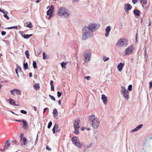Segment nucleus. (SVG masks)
Listing matches in <instances>:
<instances>
[{"instance_id":"38","label":"nucleus","mask_w":152,"mask_h":152,"mask_svg":"<svg viewBox=\"0 0 152 152\" xmlns=\"http://www.w3.org/2000/svg\"><path fill=\"white\" fill-rule=\"evenodd\" d=\"M52 125V122H50L48 125V129H49L51 126Z\"/></svg>"},{"instance_id":"36","label":"nucleus","mask_w":152,"mask_h":152,"mask_svg":"<svg viewBox=\"0 0 152 152\" xmlns=\"http://www.w3.org/2000/svg\"><path fill=\"white\" fill-rule=\"evenodd\" d=\"M49 96L50 98L51 99H52V100H53V101L56 100L55 98L53 96H52L50 95H49Z\"/></svg>"},{"instance_id":"10","label":"nucleus","mask_w":152,"mask_h":152,"mask_svg":"<svg viewBox=\"0 0 152 152\" xmlns=\"http://www.w3.org/2000/svg\"><path fill=\"white\" fill-rule=\"evenodd\" d=\"M91 53L89 52L85 51L84 53V56L85 57L84 61H85L87 62L90 59L91 56Z\"/></svg>"},{"instance_id":"1","label":"nucleus","mask_w":152,"mask_h":152,"mask_svg":"<svg viewBox=\"0 0 152 152\" xmlns=\"http://www.w3.org/2000/svg\"><path fill=\"white\" fill-rule=\"evenodd\" d=\"M90 123L94 129L97 128L99 126L100 121L94 115H91L89 117Z\"/></svg>"},{"instance_id":"24","label":"nucleus","mask_w":152,"mask_h":152,"mask_svg":"<svg viewBox=\"0 0 152 152\" xmlns=\"http://www.w3.org/2000/svg\"><path fill=\"white\" fill-rule=\"evenodd\" d=\"M10 145L8 140H7L4 143V147L6 149H7Z\"/></svg>"},{"instance_id":"15","label":"nucleus","mask_w":152,"mask_h":152,"mask_svg":"<svg viewBox=\"0 0 152 152\" xmlns=\"http://www.w3.org/2000/svg\"><path fill=\"white\" fill-rule=\"evenodd\" d=\"M102 99L104 104H106L107 103V98L105 95L104 94H102Z\"/></svg>"},{"instance_id":"57","label":"nucleus","mask_w":152,"mask_h":152,"mask_svg":"<svg viewBox=\"0 0 152 152\" xmlns=\"http://www.w3.org/2000/svg\"><path fill=\"white\" fill-rule=\"evenodd\" d=\"M144 53H145L144 56H145V57L146 56V54H147L146 49L145 50Z\"/></svg>"},{"instance_id":"52","label":"nucleus","mask_w":152,"mask_h":152,"mask_svg":"<svg viewBox=\"0 0 152 152\" xmlns=\"http://www.w3.org/2000/svg\"><path fill=\"white\" fill-rule=\"evenodd\" d=\"M12 142L15 144H16L17 143V141L16 140H15L12 141Z\"/></svg>"},{"instance_id":"50","label":"nucleus","mask_w":152,"mask_h":152,"mask_svg":"<svg viewBox=\"0 0 152 152\" xmlns=\"http://www.w3.org/2000/svg\"><path fill=\"white\" fill-rule=\"evenodd\" d=\"M46 149L48 150L49 151H50L51 150V149L48 146H47L46 147Z\"/></svg>"},{"instance_id":"5","label":"nucleus","mask_w":152,"mask_h":152,"mask_svg":"<svg viewBox=\"0 0 152 152\" xmlns=\"http://www.w3.org/2000/svg\"><path fill=\"white\" fill-rule=\"evenodd\" d=\"M121 88V94L125 99L128 100L129 98V92L124 87L122 86Z\"/></svg>"},{"instance_id":"46","label":"nucleus","mask_w":152,"mask_h":152,"mask_svg":"<svg viewBox=\"0 0 152 152\" xmlns=\"http://www.w3.org/2000/svg\"><path fill=\"white\" fill-rule=\"evenodd\" d=\"M51 90L52 91H54V86L53 85L51 86Z\"/></svg>"},{"instance_id":"4","label":"nucleus","mask_w":152,"mask_h":152,"mask_svg":"<svg viewBox=\"0 0 152 152\" xmlns=\"http://www.w3.org/2000/svg\"><path fill=\"white\" fill-rule=\"evenodd\" d=\"M128 41L126 38H121L116 43V45L119 47H126L128 45Z\"/></svg>"},{"instance_id":"22","label":"nucleus","mask_w":152,"mask_h":152,"mask_svg":"<svg viewBox=\"0 0 152 152\" xmlns=\"http://www.w3.org/2000/svg\"><path fill=\"white\" fill-rule=\"evenodd\" d=\"M34 88L36 90H39L40 89V86L38 83L35 84L34 86Z\"/></svg>"},{"instance_id":"64","label":"nucleus","mask_w":152,"mask_h":152,"mask_svg":"<svg viewBox=\"0 0 152 152\" xmlns=\"http://www.w3.org/2000/svg\"><path fill=\"white\" fill-rule=\"evenodd\" d=\"M52 15L49 16L48 18V19L49 20L50 19H51V17H52Z\"/></svg>"},{"instance_id":"13","label":"nucleus","mask_w":152,"mask_h":152,"mask_svg":"<svg viewBox=\"0 0 152 152\" xmlns=\"http://www.w3.org/2000/svg\"><path fill=\"white\" fill-rule=\"evenodd\" d=\"M22 122L23 124V128L26 130H27L28 128V123L25 120H23Z\"/></svg>"},{"instance_id":"39","label":"nucleus","mask_w":152,"mask_h":152,"mask_svg":"<svg viewBox=\"0 0 152 152\" xmlns=\"http://www.w3.org/2000/svg\"><path fill=\"white\" fill-rule=\"evenodd\" d=\"M54 6L53 5H51L49 10H50V11H51L52 12L54 10Z\"/></svg>"},{"instance_id":"25","label":"nucleus","mask_w":152,"mask_h":152,"mask_svg":"<svg viewBox=\"0 0 152 152\" xmlns=\"http://www.w3.org/2000/svg\"><path fill=\"white\" fill-rule=\"evenodd\" d=\"M32 34H31L30 35H28V34H25L23 36L22 35V36L25 39H28L30 37L32 36Z\"/></svg>"},{"instance_id":"12","label":"nucleus","mask_w":152,"mask_h":152,"mask_svg":"<svg viewBox=\"0 0 152 152\" xmlns=\"http://www.w3.org/2000/svg\"><path fill=\"white\" fill-rule=\"evenodd\" d=\"M132 6L129 4H125L124 6V10L126 12L128 13V10H131Z\"/></svg>"},{"instance_id":"45","label":"nucleus","mask_w":152,"mask_h":152,"mask_svg":"<svg viewBox=\"0 0 152 152\" xmlns=\"http://www.w3.org/2000/svg\"><path fill=\"white\" fill-rule=\"evenodd\" d=\"M84 78L85 79H86L87 80H89L90 79V76H88L87 77H84Z\"/></svg>"},{"instance_id":"41","label":"nucleus","mask_w":152,"mask_h":152,"mask_svg":"<svg viewBox=\"0 0 152 152\" xmlns=\"http://www.w3.org/2000/svg\"><path fill=\"white\" fill-rule=\"evenodd\" d=\"M128 90L129 91H131L132 90V85H129L128 86Z\"/></svg>"},{"instance_id":"59","label":"nucleus","mask_w":152,"mask_h":152,"mask_svg":"<svg viewBox=\"0 0 152 152\" xmlns=\"http://www.w3.org/2000/svg\"><path fill=\"white\" fill-rule=\"evenodd\" d=\"M33 109H34V110H35V111H36V110H37V107H34V106L33 107Z\"/></svg>"},{"instance_id":"61","label":"nucleus","mask_w":152,"mask_h":152,"mask_svg":"<svg viewBox=\"0 0 152 152\" xmlns=\"http://www.w3.org/2000/svg\"><path fill=\"white\" fill-rule=\"evenodd\" d=\"M78 0H73V2H78Z\"/></svg>"},{"instance_id":"44","label":"nucleus","mask_w":152,"mask_h":152,"mask_svg":"<svg viewBox=\"0 0 152 152\" xmlns=\"http://www.w3.org/2000/svg\"><path fill=\"white\" fill-rule=\"evenodd\" d=\"M138 0H132V2L134 4H136Z\"/></svg>"},{"instance_id":"56","label":"nucleus","mask_w":152,"mask_h":152,"mask_svg":"<svg viewBox=\"0 0 152 152\" xmlns=\"http://www.w3.org/2000/svg\"><path fill=\"white\" fill-rule=\"evenodd\" d=\"M53 80H51L50 81V84L51 86L53 85Z\"/></svg>"},{"instance_id":"28","label":"nucleus","mask_w":152,"mask_h":152,"mask_svg":"<svg viewBox=\"0 0 152 152\" xmlns=\"http://www.w3.org/2000/svg\"><path fill=\"white\" fill-rule=\"evenodd\" d=\"M23 68L25 70H26L28 68V64L27 63H24Z\"/></svg>"},{"instance_id":"48","label":"nucleus","mask_w":152,"mask_h":152,"mask_svg":"<svg viewBox=\"0 0 152 152\" xmlns=\"http://www.w3.org/2000/svg\"><path fill=\"white\" fill-rule=\"evenodd\" d=\"M38 135H37L35 142V143L34 144V145H36L37 142L38 140Z\"/></svg>"},{"instance_id":"49","label":"nucleus","mask_w":152,"mask_h":152,"mask_svg":"<svg viewBox=\"0 0 152 152\" xmlns=\"http://www.w3.org/2000/svg\"><path fill=\"white\" fill-rule=\"evenodd\" d=\"M54 127L56 129L58 128V125L55 124L54 126Z\"/></svg>"},{"instance_id":"9","label":"nucleus","mask_w":152,"mask_h":152,"mask_svg":"<svg viewBox=\"0 0 152 152\" xmlns=\"http://www.w3.org/2000/svg\"><path fill=\"white\" fill-rule=\"evenodd\" d=\"M134 49L133 45H131L126 49L125 51V55H128L131 54L132 53Z\"/></svg>"},{"instance_id":"58","label":"nucleus","mask_w":152,"mask_h":152,"mask_svg":"<svg viewBox=\"0 0 152 152\" xmlns=\"http://www.w3.org/2000/svg\"><path fill=\"white\" fill-rule=\"evenodd\" d=\"M32 74L31 72H30L29 73V76L30 77H32Z\"/></svg>"},{"instance_id":"62","label":"nucleus","mask_w":152,"mask_h":152,"mask_svg":"<svg viewBox=\"0 0 152 152\" xmlns=\"http://www.w3.org/2000/svg\"><path fill=\"white\" fill-rule=\"evenodd\" d=\"M58 103L60 105L61 104V100H59L58 102Z\"/></svg>"},{"instance_id":"7","label":"nucleus","mask_w":152,"mask_h":152,"mask_svg":"<svg viewBox=\"0 0 152 152\" xmlns=\"http://www.w3.org/2000/svg\"><path fill=\"white\" fill-rule=\"evenodd\" d=\"M72 140L73 144L80 148H82V146L80 143L79 142V139L77 137H73L72 138Z\"/></svg>"},{"instance_id":"40","label":"nucleus","mask_w":152,"mask_h":152,"mask_svg":"<svg viewBox=\"0 0 152 152\" xmlns=\"http://www.w3.org/2000/svg\"><path fill=\"white\" fill-rule=\"evenodd\" d=\"M20 112L21 113L23 114H26L27 113V112L23 110H21Z\"/></svg>"},{"instance_id":"35","label":"nucleus","mask_w":152,"mask_h":152,"mask_svg":"<svg viewBox=\"0 0 152 152\" xmlns=\"http://www.w3.org/2000/svg\"><path fill=\"white\" fill-rule=\"evenodd\" d=\"M109 60V58L108 57L106 58L104 56L103 57V60L105 62L106 61H107Z\"/></svg>"},{"instance_id":"42","label":"nucleus","mask_w":152,"mask_h":152,"mask_svg":"<svg viewBox=\"0 0 152 152\" xmlns=\"http://www.w3.org/2000/svg\"><path fill=\"white\" fill-rule=\"evenodd\" d=\"M0 12H2V13L5 14V13H7V12L5 10H2L0 8Z\"/></svg>"},{"instance_id":"29","label":"nucleus","mask_w":152,"mask_h":152,"mask_svg":"<svg viewBox=\"0 0 152 152\" xmlns=\"http://www.w3.org/2000/svg\"><path fill=\"white\" fill-rule=\"evenodd\" d=\"M18 26H13V27L7 28V29H12V28H15V29H18Z\"/></svg>"},{"instance_id":"11","label":"nucleus","mask_w":152,"mask_h":152,"mask_svg":"<svg viewBox=\"0 0 152 152\" xmlns=\"http://www.w3.org/2000/svg\"><path fill=\"white\" fill-rule=\"evenodd\" d=\"M11 94L14 96L15 95V94H18L20 95L21 94V91L20 90L18 89L14 88L13 90L10 91Z\"/></svg>"},{"instance_id":"37","label":"nucleus","mask_w":152,"mask_h":152,"mask_svg":"<svg viewBox=\"0 0 152 152\" xmlns=\"http://www.w3.org/2000/svg\"><path fill=\"white\" fill-rule=\"evenodd\" d=\"M23 144L24 145H25L27 141V139L25 137H24L23 138Z\"/></svg>"},{"instance_id":"8","label":"nucleus","mask_w":152,"mask_h":152,"mask_svg":"<svg viewBox=\"0 0 152 152\" xmlns=\"http://www.w3.org/2000/svg\"><path fill=\"white\" fill-rule=\"evenodd\" d=\"M80 120L79 119L75 120V122L74 124V128L75 129L74 133L78 134L79 133L78 129L80 126Z\"/></svg>"},{"instance_id":"27","label":"nucleus","mask_w":152,"mask_h":152,"mask_svg":"<svg viewBox=\"0 0 152 152\" xmlns=\"http://www.w3.org/2000/svg\"><path fill=\"white\" fill-rule=\"evenodd\" d=\"M47 14L48 15H52V12L48 10L47 12Z\"/></svg>"},{"instance_id":"26","label":"nucleus","mask_w":152,"mask_h":152,"mask_svg":"<svg viewBox=\"0 0 152 152\" xmlns=\"http://www.w3.org/2000/svg\"><path fill=\"white\" fill-rule=\"evenodd\" d=\"M147 0H140V3L142 5V6L143 7V5H145L147 3Z\"/></svg>"},{"instance_id":"34","label":"nucleus","mask_w":152,"mask_h":152,"mask_svg":"<svg viewBox=\"0 0 152 152\" xmlns=\"http://www.w3.org/2000/svg\"><path fill=\"white\" fill-rule=\"evenodd\" d=\"M57 95L58 97L59 98L61 96V94L60 92L58 91L57 92Z\"/></svg>"},{"instance_id":"20","label":"nucleus","mask_w":152,"mask_h":152,"mask_svg":"<svg viewBox=\"0 0 152 152\" xmlns=\"http://www.w3.org/2000/svg\"><path fill=\"white\" fill-rule=\"evenodd\" d=\"M53 116L54 118H56L58 115V112L57 111V109L56 108H55L53 112Z\"/></svg>"},{"instance_id":"14","label":"nucleus","mask_w":152,"mask_h":152,"mask_svg":"<svg viewBox=\"0 0 152 152\" xmlns=\"http://www.w3.org/2000/svg\"><path fill=\"white\" fill-rule=\"evenodd\" d=\"M15 72L16 74L17 75L18 77H19L18 74V72H22V69L21 67L19 66L18 65H17V67L15 69Z\"/></svg>"},{"instance_id":"32","label":"nucleus","mask_w":152,"mask_h":152,"mask_svg":"<svg viewBox=\"0 0 152 152\" xmlns=\"http://www.w3.org/2000/svg\"><path fill=\"white\" fill-rule=\"evenodd\" d=\"M43 59L44 60H45L46 59L48 58V57H47V56H46V54L45 53H43Z\"/></svg>"},{"instance_id":"53","label":"nucleus","mask_w":152,"mask_h":152,"mask_svg":"<svg viewBox=\"0 0 152 152\" xmlns=\"http://www.w3.org/2000/svg\"><path fill=\"white\" fill-rule=\"evenodd\" d=\"M48 108H45L44 109V110H43V113H44L45 111H46V110H48Z\"/></svg>"},{"instance_id":"2","label":"nucleus","mask_w":152,"mask_h":152,"mask_svg":"<svg viewBox=\"0 0 152 152\" xmlns=\"http://www.w3.org/2000/svg\"><path fill=\"white\" fill-rule=\"evenodd\" d=\"M83 34L82 39L83 40H86L89 38L93 34L89 29L87 26L84 27L82 30Z\"/></svg>"},{"instance_id":"17","label":"nucleus","mask_w":152,"mask_h":152,"mask_svg":"<svg viewBox=\"0 0 152 152\" xmlns=\"http://www.w3.org/2000/svg\"><path fill=\"white\" fill-rule=\"evenodd\" d=\"M110 30V26H108L105 29L106 34L105 36L106 37H108L109 35V33Z\"/></svg>"},{"instance_id":"23","label":"nucleus","mask_w":152,"mask_h":152,"mask_svg":"<svg viewBox=\"0 0 152 152\" xmlns=\"http://www.w3.org/2000/svg\"><path fill=\"white\" fill-rule=\"evenodd\" d=\"M24 26L26 27H29V28H31L32 27V25H31V22H29V23H24Z\"/></svg>"},{"instance_id":"18","label":"nucleus","mask_w":152,"mask_h":152,"mask_svg":"<svg viewBox=\"0 0 152 152\" xmlns=\"http://www.w3.org/2000/svg\"><path fill=\"white\" fill-rule=\"evenodd\" d=\"M133 13L135 15L138 17L140 15V10H134L133 11Z\"/></svg>"},{"instance_id":"19","label":"nucleus","mask_w":152,"mask_h":152,"mask_svg":"<svg viewBox=\"0 0 152 152\" xmlns=\"http://www.w3.org/2000/svg\"><path fill=\"white\" fill-rule=\"evenodd\" d=\"M9 101L10 102V104L13 105H15V106H19V104H15V103L14 101L11 98H10L9 99Z\"/></svg>"},{"instance_id":"60","label":"nucleus","mask_w":152,"mask_h":152,"mask_svg":"<svg viewBox=\"0 0 152 152\" xmlns=\"http://www.w3.org/2000/svg\"><path fill=\"white\" fill-rule=\"evenodd\" d=\"M15 121H16L19 122H21L22 121H21L20 120H15Z\"/></svg>"},{"instance_id":"47","label":"nucleus","mask_w":152,"mask_h":152,"mask_svg":"<svg viewBox=\"0 0 152 152\" xmlns=\"http://www.w3.org/2000/svg\"><path fill=\"white\" fill-rule=\"evenodd\" d=\"M6 32L5 31H2L1 32V34L2 35L4 36L6 34Z\"/></svg>"},{"instance_id":"33","label":"nucleus","mask_w":152,"mask_h":152,"mask_svg":"<svg viewBox=\"0 0 152 152\" xmlns=\"http://www.w3.org/2000/svg\"><path fill=\"white\" fill-rule=\"evenodd\" d=\"M33 67L34 68H37V64L36 62L34 61L33 63Z\"/></svg>"},{"instance_id":"31","label":"nucleus","mask_w":152,"mask_h":152,"mask_svg":"<svg viewBox=\"0 0 152 152\" xmlns=\"http://www.w3.org/2000/svg\"><path fill=\"white\" fill-rule=\"evenodd\" d=\"M66 65V63H64V62H62L61 63V66L62 68H66L65 66Z\"/></svg>"},{"instance_id":"54","label":"nucleus","mask_w":152,"mask_h":152,"mask_svg":"<svg viewBox=\"0 0 152 152\" xmlns=\"http://www.w3.org/2000/svg\"><path fill=\"white\" fill-rule=\"evenodd\" d=\"M55 128H54V127L53 128V129H52V131L53 132V133H55Z\"/></svg>"},{"instance_id":"21","label":"nucleus","mask_w":152,"mask_h":152,"mask_svg":"<svg viewBox=\"0 0 152 152\" xmlns=\"http://www.w3.org/2000/svg\"><path fill=\"white\" fill-rule=\"evenodd\" d=\"M142 124H140L137 126L135 128L131 130L132 132H134V131H137L140 129L142 126Z\"/></svg>"},{"instance_id":"51","label":"nucleus","mask_w":152,"mask_h":152,"mask_svg":"<svg viewBox=\"0 0 152 152\" xmlns=\"http://www.w3.org/2000/svg\"><path fill=\"white\" fill-rule=\"evenodd\" d=\"M149 88H151L152 87V82H149Z\"/></svg>"},{"instance_id":"43","label":"nucleus","mask_w":152,"mask_h":152,"mask_svg":"<svg viewBox=\"0 0 152 152\" xmlns=\"http://www.w3.org/2000/svg\"><path fill=\"white\" fill-rule=\"evenodd\" d=\"M3 16L7 19L9 20V17L6 14H4Z\"/></svg>"},{"instance_id":"63","label":"nucleus","mask_w":152,"mask_h":152,"mask_svg":"<svg viewBox=\"0 0 152 152\" xmlns=\"http://www.w3.org/2000/svg\"><path fill=\"white\" fill-rule=\"evenodd\" d=\"M41 0H37V1H36V2L37 3H39L40 1Z\"/></svg>"},{"instance_id":"55","label":"nucleus","mask_w":152,"mask_h":152,"mask_svg":"<svg viewBox=\"0 0 152 152\" xmlns=\"http://www.w3.org/2000/svg\"><path fill=\"white\" fill-rule=\"evenodd\" d=\"M149 20V24L148 25V26H150L151 24V20L150 19Z\"/></svg>"},{"instance_id":"30","label":"nucleus","mask_w":152,"mask_h":152,"mask_svg":"<svg viewBox=\"0 0 152 152\" xmlns=\"http://www.w3.org/2000/svg\"><path fill=\"white\" fill-rule=\"evenodd\" d=\"M25 55H26V57L27 58H29V52L28 50H27L25 51Z\"/></svg>"},{"instance_id":"6","label":"nucleus","mask_w":152,"mask_h":152,"mask_svg":"<svg viewBox=\"0 0 152 152\" xmlns=\"http://www.w3.org/2000/svg\"><path fill=\"white\" fill-rule=\"evenodd\" d=\"M99 25H98L95 23L90 24L88 27L90 31L93 33L97 30L99 27Z\"/></svg>"},{"instance_id":"3","label":"nucleus","mask_w":152,"mask_h":152,"mask_svg":"<svg viewBox=\"0 0 152 152\" xmlns=\"http://www.w3.org/2000/svg\"><path fill=\"white\" fill-rule=\"evenodd\" d=\"M57 14L59 16H63L65 17H68L70 15L69 11L64 7H60L58 11Z\"/></svg>"},{"instance_id":"16","label":"nucleus","mask_w":152,"mask_h":152,"mask_svg":"<svg viewBox=\"0 0 152 152\" xmlns=\"http://www.w3.org/2000/svg\"><path fill=\"white\" fill-rule=\"evenodd\" d=\"M124 65V64L122 63H120L117 66V68L118 71L121 72L122 70Z\"/></svg>"}]
</instances>
